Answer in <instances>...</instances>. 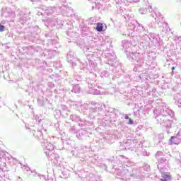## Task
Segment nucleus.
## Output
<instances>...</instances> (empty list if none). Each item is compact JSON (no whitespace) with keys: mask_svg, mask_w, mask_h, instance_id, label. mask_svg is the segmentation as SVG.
<instances>
[{"mask_svg":"<svg viewBox=\"0 0 181 181\" xmlns=\"http://www.w3.org/2000/svg\"><path fill=\"white\" fill-rule=\"evenodd\" d=\"M158 136H160V138H163V134H159Z\"/></svg>","mask_w":181,"mask_h":181,"instance_id":"54","label":"nucleus"},{"mask_svg":"<svg viewBox=\"0 0 181 181\" xmlns=\"http://www.w3.org/2000/svg\"><path fill=\"white\" fill-rule=\"evenodd\" d=\"M67 60L68 62H73V59H74V53L73 52H69L67 54Z\"/></svg>","mask_w":181,"mask_h":181,"instance_id":"24","label":"nucleus"},{"mask_svg":"<svg viewBox=\"0 0 181 181\" xmlns=\"http://www.w3.org/2000/svg\"><path fill=\"white\" fill-rule=\"evenodd\" d=\"M0 181H6L5 180H4V179H1V180H0Z\"/></svg>","mask_w":181,"mask_h":181,"instance_id":"59","label":"nucleus"},{"mask_svg":"<svg viewBox=\"0 0 181 181\" xmlns=\"http://www.w3.org/2000/svg\"><path fill=\"white\" fill-rule=\"evenodd\" d=\"M88 84V88H91L90 93H92L93 94H100V87L95 86V84H94V83H95V81L94 80H90V79H87L86 80Z\"/></svg>","mask_w":181,"mask_h":181,"instance_id":"11","label":"nucleus"},{"mask_svg":"<svg viewBox=\"0 0 181 181\" xmlns=\"http://www.w3.org/2000/svg\"><path fill=\"white\" fill-rule=\"evenodd\" d=\"M88 135V132H87V130L84 129H81L80 130L78 131L76 134V138H78V139L81 140L84 139Z\"/></svg>","mask_w":181,"mask_h":181,"instance_id":"15","label":"nucleus"},{"mask_svg":"<svg viewBox=\"0 0 181 181\" xmlns=\"http://www.w3.org/2000/svg\"><path fill=\"white\" fill-rule=\"evenodd\" d=\"M153 28H155V23H149L147 24L146 29L148 30V29H153Z\"/></svg>","mask_w":181,"mask_h":181,"instance_id":"28","label":"nucleus"},{"mask_svg":"<svg viewBox=\"0 0 181 181\" xmlns=\"http://www.w3.org/2000/svg\"><path fill=\"white\" fill-rule=\"evenodd\" d=\"M80 117H78L77 115H70V119L73 121V122H80Z\"/></svg>","mask_w":181,"mask_h":181,"instance_id":"21","label":"nucleus"},{"mask_svg":"<svg viewBox=\"0 0 181 181\" xmlns=\"http://www.w3.org/2000/svg\"><path fill=\"white\" fill-rule=\"evenodd\" d=\"M5 30V27L0 24V32H4Z\"/></svg>","mask_w":181,"mask_h":181,"instance_id":"45","label":"nucleus"},{"mask_svg":"<svg viewBox=\"0 0 181 181\" xmlns=\"http://www.w3.org/2000/svg\"><path fill=\"white\" fill-rule=\"evenodd\" d=\"M61 108L62 110H56L57 114H60V115H62L64 118L69 117V113H67L69 112V110H67V106H66L65 105H62Z\"/></svg>","mask_w":181,"mask_h":181,"instance_id":"13","label":"nucleus"},{"mask_svg":"<svg viewBox=\"0 0 181 181\" xmlns=\"http://www.w3.org/2000/svg\"><path fill=\"white\" fill-rule=\"evenodd\" d=\"M107 57H108L109 62H114V60H115V55H114V54L112 55V54H110L107 56Z\"/></svg>","mask_w":181,"mask_h":181,"instance_id":"33","label":"nucleus"},{"mask_svg":"<svg viewBox=\"0 0 181 181\" xmlns=\"http://www.w3.org/2000/svg\"><path fill=\"white\" fill-rule=\"evenodd\" d=\"M1 159H6V158H5V152L0 151V160Z\"/></svg>","mask_w":181,"mask_h":181,"instance_id":"40","label":"nucleus"},{"mask_svg":"<svg viewBox=\"0 0 181 181\" xmlns=\"http://www.w3.org/2000/svg\"><path fill=\"white\" fill-rule=\"evenodd\" d=\"M79 127H85V125H87V122L84 121V120H81V119H80L79 122H78Z\"/></svg>","mask_w":181,"mask_h":181,"instance_id":"30","label":"nucleus"},{"mask_svg":"<svg viewBox=\"0 0 181 181\" xmlns=\"http://www.w3.org/2000/svg\"><path fill=\"white\" fill-rule=\"evenodd\" d=\"M123 146L126 150L133 149V148L136 146V140L127 139V141L123 144Z\"/></svg>","mask_w":181,"mask_h":181,"instance_id":"12","label":"nucleus"},{"mask_svg":"<svg viewBox=\"0 0 181 181\" xmlns=\"http://www.w3.org/2000/svg\"><path fill=\"white\" fill-rule=\"evenodd\" d=\"M87 107H88L87 105H82V106H81V108H83V107L87 108Z\"/></svg>","mask_w":181,"mask_h":181,"instance_id":"53","label":"nucleus"},{"mask_svg":"<svg viewBox=\"0 0 181 181\" xmlns=\"http://www.w3.org/2000/svg\"><path fill=\"white\" fill-rule=\"evenodd\" d=\"M175 40L177 42H181V37L180 36H175Z\"/></svg>","mask_w":181,"mask_h":181,"instance_id":"43","label":"nucleus"},{"mask_svg":"<svg viewBox=\"0 0 181 181\" xmlns=\"http://www.w3.org/2000/svg\"><path fill=\"white\" fill-rule=\"evenodd\" d=\"M101 77H108L110 76V73L107 71H103L100 74Z\"/></svg>","mask_w":181,"mask_h":181,"instance_id":"31","label":"nucleus"},{"mask_svg":"<svg viewBox=\"0 0 181 181\" xmlns=\"http://www.w3.org/2000/svg\"><path fill=\"white\" fill-rule=\"evenodd\" d=\"M94 46H95V42L90 40L89 41V47H90V49L94 48Z\"/></svg>","mask_w":181,"mask_h":181,"instance_id":"38","label":"nucleus"},{"mask_svg":"<svg viewBox=\"0 0 181 181\" xmlns=\"http://www.w3.org/2000/svg\"><path fill=\"white\" fill-rule=\"evenodd\" d=\"M71 91L74 93V94H78L81 91V88L78 85H74Z\"/></svg>","mask_w":181,"mask_h":181,"instance_id":"19","label":"nucleus"},{"mask_svg":"<svg viewBox=\"0 0 181 181\" xmlns=\"http://www.w3.org/2000/svg\"><path fill=\"white\" fill-rule=\"evenodd\" d=\"M103 29H104V25H103V23H98L96 26V30H98V32H103Z\"/></svg>","mask_w":181,"mask_h":181,"instance_id":"25","label":"nucleus"},{"mask_svg":"<svg viewBox=\"0 0 181 181\" xmlns=\"http://www.w3.org/2000/svg\"><path fill=\"white\" fill-rule=\"evenodd\" d=\"M54 11H56V8L54 7H49L45 10V13H47V15H52L53 12H54Z\"/></svg>","mask_w":181,"mask_h":181,"instance_id":"23","label":"nucleus"},{"mask_svg":"<svg viewBox=\"0 0 181 181\" xmlns=\"http://www.w3.org/2000/svg\"><path fill=\"white\" fill-rule=\"evenodd\" d=\"M82 162H84V158H83L82 160H81Z\"/></svg>","mask_w":181,"mask_h":181,"instance_id":"60","label":"nucleus"},{"mask_svg":"<svg viewBox=\"0 0 181 181\" xmlns=\"http://www.w3.org/2000/svg\"><path fill=\"white\" fill-rule=\"evenodd\" d=\"M178 49H180V50H181V45L180 47H178Z\"/></svg>","mask_w":181,"mask_h":181,"instance_id":"58","label":"nucleus"},{"mask_svg":"<svg viewBox=\"0 0 181 181\" xmlns=\"http://www.w3.org/2000/svg\"><path fill=\"white\" fill-rule=\"evenodd\" d=\"M1 15L5 16V18H13L15 16V11L9 8H6Z\"/></svg>","mask_w":181,"mask_h":181,"instance_id":"16","label":"nucleus"},{"mask_svg":"<svg viewBox=\"0 0 181 181\" xmlns=\"http://www.w3.org/2000/svg\"><path fill=\"white\" fill-rule=\"evenodd\" d=\"M149 12H152V6H148Z\"/></svg>","mask_w":181,"mask_h":181,"instance_id":"52","label":"nucleus"},{"mask_svg":"<svg viewBox=\"0 0 181 181\" xmlns=\"http://www.w3.org/2000/svg\"><path fill=\"white\" fill-rule=\"evenodd\" d=\"M170 141L171 142V144H173L174 145H179V144H180L181 142V139L176 134V136H171Z\"/></svg>","mask_w":181,"mask_h":181,"instance_id":"18","label":"nucleus"},{"mask_svg":"<svg viewBox=\"0 0 181 181\" xmlns=\"http://www.w3.org/2000/svg\"><path fill=\"white\" fill-rule=\"evenodd\" d=\"M48 87H49V88H53V87H54V84L52 82L48 83Z\"/></svg>","mask_w":181,"mask_h":181,"instance_id":"44","label":"nucleus"},{"mask_svg":"<svg viewBox=\"0 0 181 181\" xmlns=\"http://www.w3.org/2000/svg\"><path fill=\"white\" fill-rule=\"evenodd\" d=\"M122 46L125 49L127 57L130 62H134V64L139 67L144 66V64L145 63L144 54L132 52V49L130 48L132 47V44H131L129 41L127 40H123Z\"/></svg>","mask_w":181,"mask_h":181,"instance_id":"1","label":"nucleus"},{"mask_svg":"<svg viewBox=\"0 0 181 181\" xmlns=\"http://www.w3.org/2000/svg\"><path fill=\"white\" fill-rule=\"evenodd\" d=\"M140 37L141 39V42H140V45H143V46H146L148 45L149 40L152 42L153 44H156L158 42V38L155 36V35L152 34L149 37L148 35L145 33V32H143V33H141Z\"/></svg>","mask_w":181,"mask_h":181,"instance_id":"6","label":"nucleus"},{"mask_svg":"<svg viewBox=\"0 0 181 181\" xmlns=\"http://www.w3.org/2000/svg\"><path fill=\"white\" fill-rule=\"evenodd\" d=\"M118 175L123 177V180L129 181L131 179H139V175H136V170H133L130 167H124L122 171L118 172Z\"/></svg>","mask_w":181,"mask_h":181,"instance_id":"3","label":"nucleus"},{"mask_svg":"<svg viewBox=\"0 0 181 181\" xmlns=\"http://www.w3.org/2000/svg\"><path fill=\"white\" fill-rule=\"evenodd\" d=\"M31 2H35V1H37V0H30Z\"/></svg>","mask_w":181,"mask_h":181,"instance_id":"56","label":"nucleus"},{"mask_svg":"<svg viewBox=\"0 0 181 181\" xmlns=\"http://www.w3.org/2000/svg\"><path fill=\"white\" fill-rule=\"evenodd\" d=\"M163 32H165V33H166V31H165V30H163Z\"/></svg>","mask_w":181,"mask_h":181,"instance_id":"62","label":"nucleus"},{"mask_svg":"<svg viewBox=\"0 0 181 181\" xmlns=\"http://www.w3.org/2000/svg\"><path fill=\"white\" fill-rule=\"evenodd\" d=\"M155 21H158V18H155Z\"/></svg>","mask_w":181,"mask_h":181,"instance_id":"61","label":"nucleus"},{"mask_svg":"<svg viewBox=\"0 0 181 181\" xmlns=\"http://www.w3.org/2000/svg\"><path fill=\"white\" fill-rule=\"evenodd\" d=\"M172 72H171V76H173L174 74H176V71H175V70H176V66H173L171 68Z\"/></svg>","mask_w":181,"mask_h":181,"instance_id":"42","label":"nucleus"},{"mask_svg":"<svg viewBox=\"0 0 181 181\" xmlns=\"http://www.w3.org/2000/svg\"><path fill=\"white\" fill-rule=\"evenodd\" d=\"M141 169L145 172H149V170H151V166H149V165L144 164Z\"/></svg>","mask_w":181,"mask_h":181,"instance_id":"27","label":"nucleus"},{"mask_svg":"<svg viewBox=\"0 0 181 181\" xmlns=\"http://www.w3.org/2000/svg\"><path fill=\"white\" fill-rule=\"evenodd\" d=\"M180 175L179 174H177V180H180Z\"/></svg>","mask_w":181,"mask_h":181,"instance_id":"50","label":"nucleus"},{"mask_svg":"<svg viewBox=\"0 0 181 181\" xmlns=\"http://www.w3.org/2000/svg\"><path fill=\"white\" fill-rule=\"evenodd\" d=\"M159 156H163V152L162 151H158L157 153L156 154V158H159Z\"/></svg>","mask_w":181,"mask_h":181,"instance_id":"39","label":"nucleus"},{"mask_svg":"<svg viewBox=\"0 0 181 181\" xmlns=\"http://www.w3.org/2000/svg\"><path fill=\"white\" fill-rule=\"evenodd\" d=\"M34 118H35L36 122H40V121H42V116H40L39 115H35Z\"/></svg>","mask_w":181,"mask_h":181,"instance_id":"29","label":"nucleus"},{"mask_svg":"<svg viewBox=\"0 0 181 181\" xmlns=\"http://www.w3.org/2000/svg\"><path fill=\"white\" fill-rule=\"evenodd\" d=\"M81 179H83V181H98V176L93 173H88L86 171H83L82 174L78 175Z\"/></svg>","mask_w":181,"mask_h":181,"instance_id":"8","label":"nucleus"},{"mask_svg":"<svg viewBox=\"0 0 181 181\" xmlns=\"http://www.w3.org/2000/svg\"><path fill=\"white\" fill-rule=\"evenodd\" d=\"M100 111H103V105L95 103V102H91L90 103V112L92 114H97L98 112H100Z\"/></svg>","mask_w":181,"mask_h":181,"instance_id":"9","label":"nucleus"},{"mask_svg":"<svg viewBox=\"0 0 181 181\" xmlns=\"http://www.w3.org/2000/svg\"><path fill=\"white\" fill-rule=\"evenodd\" d=\"M134 2H139V0H134Z\"/></svg>","mask_w":181,"mask_h":181,"instance_id":"57","label":"nucleus"},{"mask_svg":"<svg viewBox=\"0 0 181 181\" xmlns=\"http://www.w3.org/2000/svg\"><path fill=\"white\" fill-rule=\"evenodd\" d=\"M177 136H179L181 139V129L179 130L178 133L177 134Z\"/></svg>","mask_w":181,"mask_h":181,"instance_id":"47","label":"nucleus"},{"mask_svg":"<svg viewBox=\"0 0 181 181\" xmlns=\"http://www.w3.org/2000/svg\"><path fill=\"white\" fill-rule=\"evenodd\" d=\"M125 119H129V117L127 115H124Z\"/></svg>","mask_w":181,"mask_h":181,"instance_id":"51","label":"nucleus"},{"mask_svg":"<svg viewBox=\"0 0 181 181\" xmlns=\"http://www.w3.org/2000/svg\"><path fill=\"white\" fill-rule=\"evenodd\" d=\"M60 177H62V179H67V177H69V175L66 174V171H62Z\"/></svg>","mask_w":181,"mask_h":181,"instance_id":"34","label":"nucleus"},{"mask_svg":"<svg viewBox=\"0 0 181 181\" xmlns=\"http://www.w3.org/2000/svg\"><path fill=\"white\" fill-rule=\"evenodd\" d=\"M141 155L143 156H149L150 153L146 151L145 149H142L141 151Z\"/></svg>","mask_w":181,"mask_h":181,"instance_id":"32","label":"nucleus"},{"mask_svg":"<svg viewBox=\"0 0 181 181\" xmlns=\"http://www.w3.org/2000/svg\"><path fill=\"white\" fill-rule=\"evenodd\" d=\"M25 92L28 93V90H26Z\"/></svg>","mask_w":181,"mask_h":181,"instance_id":"64","label":"nucleus"},{"mask_svg":"<svg viewBox=\"0 0 181 181\" xmlns=\"http://www.w3.org/2000/svg\"><path fill=\"white\" fill-rule=\"evenodd\" d=\"M6 166V158H1L0 160V169L1 170H4V168Z\"/></svg>","mask_w":181,"mask_h":181,"instance_id":"22","label":"nucleus"},{"mask_svg":"<svg viewBox=\"0 0 181 181\" xmlns=\"http://www.w3.org/2000/svg\"><path fill=\"white\" fill-rule=\"evenodd\" d=\"M181 46V41L177 42V47H180Z\"/></svg>","mask_w":181,"mask_h":181,"instance_id":"49","label":"nucleus"},{"mask_svg":"<svg viewBox=\"0 0 181 181\" xmlns=\"http://www.w3.org/2000/svg\"><path fill=\"white\" fill-rule=\"evenodd\" d=\"M61 11L64 15H66V16H71V8L66 7V6H62L61 7Z\"/></svg>","mask_w":181,"mask_h":181,"instance_id":"17","label":"nucleus"},{"mask_svg":"<svg viewBox=\"0 0 181 181\" xmlns=\"http://www.w3.org/2000/svg\"><path fill=\"white\" fill-rule=\"evenodd\" d=\"M158 169L159 170L160 173H162V178L160 180L168 181L170 180V177L168 174H166V165H168V159H166V158L163 156L162 157L158 158Z\"/></svg>","mask_w":181,"mask_h":181,"instance_id":"4","label":"nucleus"},{"mask_svg":"<svg viewBox=\"0 0 181 181\" xmlns=\"http://www.w3.org/2000/svg\"><path fill=\"white\" fill-rule=\"evenodd\" d=\"M29 50H30V52H39V47L35 48L32 46L28 47Z\"/></svg>","mask_w":181,"mask_h":181,"instance_id":"37","label":"nucleus"},{"mask_svg":"<svg viewBox=\"0 0 181 181\" xmlns=\"http://www.w3.org/2000/svg\"><path fill=\"white\" fill-rule=\"evenodd\" d=\"M127 30L129 31L127 35L134 36V30H136V32L138 33L139 37H141V33H143V32H146V28H144V25L139 23L138 21H132L129 23Z\"/></svg>","mask_w":181,"mask_h":181,"instance_id":"2","label":"nucleus"},{"mask_svg":"<svg viewBox=\"0 0 181 181\" xmlns=\"http://www.w3.org/2000/svg\"><path fill=\"white\" fill-rule=\"evenodd\" d=\"M95 8H97V4H93L92 6V10L93 11V9H95Z\"/></svg>","mask_w":181,"mask_h":181,"instance_id":"48","label":"nucleus"},{"mask_svg":"<svg viewBox=\"0 0 181 181\" xmlns=\"http://www.w3.org/2000/svg\"><path fill=\"white\" fill-rule=\"evenodd\" d=\"M128 124L129 125H132V124H134V120H132V119H129Z\"/></svg>","mask_w":181,"mask_h":181,"instance_id":"46","label":"nucleus"},{"mask_svg":"<svg viewBox=\"0 0 181 181\" xmlns=\"http://www.w3.org/2000/svg\"><path fill=\"white\" fill-rule=\"evenodd\" d=\"M71 153H72L73 156H75L76 158H79L81 150H79L78 148H74L71 151Z\"/></svg>","mask_w":181,"mask_h":181,"instance_id":"20","label":"nucleus"},{"mask_svg":"<svg viewBox=\"0 0 181 181\" xmlns=\"http://www.w3.org/2000/svg\"><path fill=\"white\" fill-rule=\"evenodd\" d=\"M179 99L175 101V104L178 105V107H181V95H178Z\"/></svg>","mask_w":181,"mask_h":181,"instance_id":"35","label":"nucleus"},{"mask_svg":"<svg viewBox=\"0 0 181 181\" xmlns=\"http://www.w3.org/2000/svg\"><path fill=\"white\" fill-rule=\"evenodd\" d=\"M42 146L45 148V153L46 156L53 160L54 159V145L52 144V143L47 142V141L44 140L42 141Z\"/></svg>","mask_w":181,"mask_h":181,"instance_id":"5","label":"nucleus"},{"mask_svg":"<svg viewBox=\"0 0 181 181\" xmlns=\"http://www.w3.org/2000/svg\"><path fill=\"white\" fill-rule=\"evenodd\" d=\"M10 162H13V165H17V163H18V160H16V158H11Z\"/></svg>","mask_w":181,"mask_h":181,"instance_id":"41","label":"nucleus"},{"mask_svg":"<svg viewBox=\"0 0 181 181\" xmlns=\"http://www.w3.org/2000/svg\"><path fill=\"white\" fill-rule=\"evenodd\" d=\"M69 132L71 134H76L78 132V130H77V128H76L74 126H71L69 129Z\"/></svg>","mask_w":181,"mask_h":181,"instance_id":"26","label":"nucleus"},{"mask_svg":"<svg viewBox=\"0 0 181 181\" xmlns=\"http://www.w3.org/2000/svg\"><path fill=\"white\" fill-rule=\"evenodd\" d=\"M30 168H29L28 167V168H26V170H27V172H29V170H30Z\"/></svg>","mask_w":181,"mask_h":181,"instance_id":"55","label":"nucleus"},{"mask_svg":"<svg viewBox=\"0 0 181 181\" xmlns=\"http://www.w3.org/2000/svg\"><path fill=\"white\" fill-rule=\"evenodd\" d=\"M160 112H161L162 115H164V117H167V115H169V117H171V118H173V117H175V112H173V110H170L165 104H163L162 105V109H160Z\"/></svg>","mask_w":181,"mask_h":181,"instance_id":"10","label":"nucleus"},{"mask_svg":"<svg viewBox=\"0 0 181 181\" xmlns=\"http://www.w3.org/2000/svg\"><path fill=\"white\" fill-rule=\"evenodd\" d=\"M157 123L165 128H172V121L168 119L166 116L163 115H158L156 117Z\"/></svg>","mask_w":181,"mask_h":181,"instance_id":"7","label":"nucleus"},{"mask_svg":"<svg viewBox=\"0 0 181 181\" xmlns=\"http://www.w3.org/2000/svg\"><path fill=\"white\" fill-rule=\"evenodd\" d=\"M81 67L82 69H87V66H88V64L87 62H81Z\"/></svg>","mask_w":181,"mask_h":181,"instance_id":"36","label":"nucleus"},{"mask_svg":"<svg viewBox=\"0 0 181 181\" xmlns=\"http://www.w3.org/2000/svg\"><path fill=\"white\" fill-rule=\"evenodd\" d=\"M33 136L36 139H43V133L42 132V127L33 130Z\"/></svg>","mask_w":181,"mask_h":181,"instance_id":"14","label":"nucleus"},{"mask_svg":"<svg viewBox=\"0 0 181 181\" xmlns=\"http://www.w3.org/2000/svg\"><path fill=\"white\" fill-rule=\"evenodd\" d=\"M140 78H142V76H140Z\"/></svg>","mask_w":181,"mask_h":181,"instance_id":"63","label":"nucleus"}]
</instances>
